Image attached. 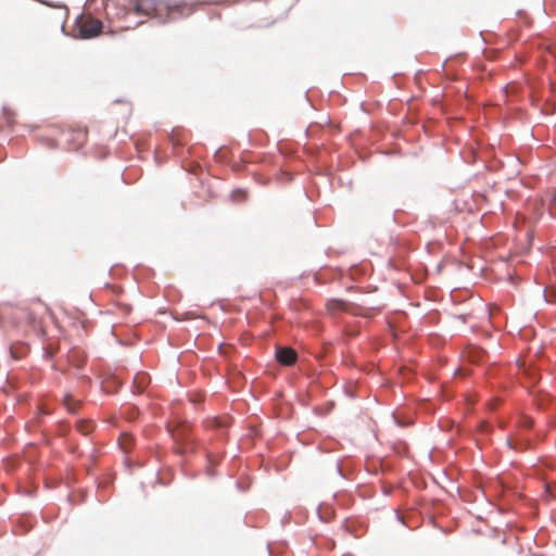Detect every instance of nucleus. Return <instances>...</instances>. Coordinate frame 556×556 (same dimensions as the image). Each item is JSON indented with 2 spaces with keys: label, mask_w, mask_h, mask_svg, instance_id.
<instances>
[{
  "label": "nucleus",
  "mask_w": 556,
  "mask_h": 556,
  "mask_svg": "<svg viewBox=\"0 0 556 556\" xmlns=\"http://www.w3.org/2000/svg\"><path fill=\"white\" fill-rule=\"evenodd\" d=\"M197 3L190 0H136L135 12L138 15H152L161 23L174 22L191 15Z\"/></svg>",
  "instance_id": "f257e3e1"
},
{
  "label": "nucleus",
  "mask_w": 556,
  "mask_h": 556,
  "mask_svg": "<svg viewBox=\"0 0 556 556\" xmlns=\"http://www.w3.org/2000/svg\"><path fill=\"white\" fill-rule=\"evenodd\" d=\"M166 430L176 443L175 453L179 456L187 455V445L198 444V440L193 438L191 424L187 420L174 419L166 424Z\"/></svg>",
  "instance_id": "f03ea898"
},
{
  "label": "nucleus",
  "mask_w": 556,
  "mask_h": 556,
  "mask_svg": "<svg viewBox=\"0 0 556 556\" xmlns=\"http://www.w3.org/2000/svg\"><path fill=\"white\" fill-rule=\"evenodd\" d=\"M77 35L75 38L78 39H91L98 37L103 30L102 21L93 17L81 18L80 16L76 20Z\"/></svg>",
  "instance_id": "7ed1b4c3"
},
{
  "label": "nucleus",
  "mask_w": 556,
  "mask_h": 556,
  "mask_svg": "<svg viewBox=\"0 0 556 556\" xmlns=\"http://www.w3.org/2000/svg\"><path fill=\"white\" fill-rule=\"evenodd\" d=\"M203 426L208 430L215 431L217 440L223 442L227 441V428L230 426L229 418H222L218 416L207 417L203 420Z\"/></svg>",
  "instance_id": "20e7f679"
},
{
  "label": "nucleus",
  "mask_w": 556,
  "mask_h": 556,
  "mask_svg": "<svg viewBox=\"0 0 556 556\" xmlns=\"http://www.w3.org/2000/svg\"><path fill=\"white\" fill-rule=\"evenodd\" d=\"M275 358L282 366H292L298 361V353L290 346H277Z\"/></svg>",
  "instance_id": "39448f33"
},
{
  "label": "nucleus",
  "mask_w": 556,
  "mask_h": 556,
  "mask_svg": "<svg viewBox=\"0 0 556 556\" xmlns=\"http://www.w3.org/2000/svg\"><path fill=\"white\" fill-rule=\"evenodd\" d=\"M123 387V381L115 375H108L101 382V388L105 393H117Z\"/></svg>",
  "instance_id": "423d86ee"
},
{
  "label": "nucleus",
  "mask_w": 556,
  "mask_h": 556,
  "mask_svg": "<svg viewBox=\"0 0 556 556\" xmlns=\"http://www.w3.org/2000/svg\"><path fill=\"white\" fill-rule=\"evenodd\" d=\"M150 376L146 372H137L134 377L132 386L135 392L142 393L150 383Z\"/></svg>",
  "instance_id": "0eeeda50"
},
{
  "label": "nucleus",
  "mask_w": 556,
  "mask_h": 556,
  "mask_svg": "<svg viewBox=\"0 0 556 556\" xmlns=\"http://www.w3.org/2000/svg\"><path fill=\"white\" fill-rule=\"evenodd\" d=\"M63 405L71 414H75L81 406V403L75 400L70 393H66L63 397Z\"/></svg>",
  "instance_id": "6e6552de"
},
{
  "label": "nucleus",
  "mask_w": 556,
  "mask_h": 556,
  "mask_svg": "<svg viewBox=\"0 0 556 556\" xmlns=\"http://www.w3.org/2000/svg\"><path fill=\"white\" fill-rule=\"evenodd\" d=\"M533 402L539 409H546L551 400L547 394H543L541 392H536L533 394Z\"/></svg>",
  "instance_id": "1a4fd4ad"
},
{
  "label": "nucleus",
  "mask_w": 556,
  "mask_h": 556,
  "mask_svg": "<svg viewBox=\"0 0 556 556\" xmlns=\"http://www.w3.org/2000/svg\"><path fill=\"white\" fill-rule=\"evenodd\" d=\"M532 446H533V443L530 439L522 438V437H515V451L522 452V451L532 448Z\"/></svg>",
  "instance_id": "9d476101"
},
{
  "label": "nucleus",
  "mask_w": 556,
  "mask_h": 556,
  "mask_svg": "<svg viewBox=\"0 0 556 556\" xmlns=\"http://www.w3.org/2000/svg\"><path fill=\"white\" fill-rule=\"evenodd\" d=\"M77 430L81 434L87 435L92 432L93 425L88 420L81 419V420H78V422H77Z\"/></svg>",
  "instance_id": "9b49d317"
},
{
  "label": "nucleus",
  "mask_w": 556,
  "mask_h": 556,
  "mask_svg": "<svg viewBox=\"0 0 556 556\" xmlns=\"http://www.w3.org/2000/svg\"><path fill=\"white\" fill-rule=\"evenodd\" d=\"M518 425L525 430H531L534 426V420L527 415H520L518 418Z\"/></svg>",
  "instance_id": "f8f14e48"
},
{
  "label": "nucleus",
  "mask_w": 556,
  "mask_h": 556,
  "mask_svg": "<svg viewBox=\"0 0 556 556\" xmlns=\"http://www.w3.org/2000/svg\"><path fill=\"white\" fill-rule=\"evenodd\" d=\"M2 114H3V117L5 118L8 126L12 129L13 125H14V121H13V117L15 115L14 111H12L9 106L3 105Z\"/></svg>",
  "instance_id": "ddd939ff"
},
{
  "label": "nucleus",
  "mask_w": 556,
  "mask_h": 556,
  "mask_svg": "<svg viewBox=\"0 0 556 556\" xmlns=\"http://www.w3.org/2000/svg\"><path fill=\"white\" fill-rule=\"evenodd\" d=\"M247 195H248L247 190H244V189H235V190L231 192V194H230V199H231V201H233V202H238V201H243V200H245Z\"/></svg>",
  "instance_id": "4468645a"
},
{
  "label": "nucleus",
  "mask_w": 556,
  "mask_h": 556,
  "mask_svg": "<svg viewBox=\"0 0 556 556\" xmlns=\"http://www.w3.org/2000/svg\"><path fill=\"white\" fill-rule=\"evenodd\" d=\"M527 376L533 382L536 383L540 379V374L535 368H527Z\"/></svg>",
  "instance_id": "2eb2a0df"
},
{
  "label": "nucleus",
  "mask_w": 556,
  "mask_h": 556,
  "mask_svg": "<svg viewBox=\"0 0 556 556\" xmlns=\"http://www.w3.org/2000/svg\"><path fill=\"white\" fill-rule=\"evenodd\" d=\"M70 431V426L65 421H59L58 424V434L59 435H66Z\"/></svg>",
  "instance_id": "dca6fc26"
},
{
  "label": "nucleus",
  "mask_w": 556,
  "mask_h": 556,
  "mask_svg": "<svg viewBox=\"0 0 556 556\" xmlns=\"http://www.w3.org/2000/svg\"><path fill=\"white\" fill-rule=\"evenodd\" d=\"M479 431L483 433H489L492 431V425L489 424L488 421H481L479 424Z\"/></svg>",
  "instance_id": "f3484780"
},
{
  "label": "nucleus",
  "mask_w": 556,
  "mask_h": 556,
  "mask_svg": "<svg viewBox=\"0 0 556 556\" xmlns=\"http://www.w3.org/2000/svg\"><path fill=\"white\" fill-rule=\"evenodd\" d=\"M336 471L341 478H346V472L342 468L341 462L338 460L336 464Z\"/></svg>",
  "instance_id": "a211bd4d"
},
{
  "label": "nucleus",
  "mask_w": 556,
  "mask_h": 556,
  "mask_svg": "<svg viewBox=\"0 0 556 556\" xmlns=\"http://www.w3.org/2000/svg\"><path fill=\"white\" fill-rule=\"evenodd\" d=\"M51 412H52L51 408L48 405H46V404H42L39 407V413L42 414V415H50Z\"/></svg>",
  "instance_id": "6ab92c4d"
},
{
  "label": "nucleus",
  "mask_w": 556,
  "mask_h": 556,
  "mask_svg": "<svg viewBox=\"0 0 556 556\" xmlns=\"http://www.w3.org/2000/svg\"><path fill=\"white\" fill-rule=\"evenodd\" d=\"M506 445L508 448L510 450H514L515 451V438L513 437H507L506 439Z\"/></svg>",
  "instance_id": "aec40b11"
},
{
  "label": "nucleus",
  "mask_w": 556,
  "mask_h": 556,
  "mask_svg": "<svg viewBox=\"0 0 556 556\" xmlns=\"http://www.w3.org/2000/svg\"><path fill=\"white\" fill-rule=\"evenodd\" d=\"M207 462L211 464V466H214V465H217V460L213 457V455L207 452L206 455H205Z\"/></svg>",
  "instance_id": "412c9836"
},
{
  "label": "nucleus",
  "mask_w": 556,
  "mask_h": 556,
  "mask_svg": "<svg viewBox=\"0 0 556 556\" xmlns=\"http://www.w3.org/2000/svg\"><path fill=\"white\" fill-rule=\"evenodd\" d=\"M339 181H340V184H341L342 186L346 185V186L349 187V189H352V179H351V178H349V179L345 181L343 177H340Z\"/></svg>",
  "instance_id": "4be33fe9"
},
{
  "label": "nucleus",
  "mask_w": 556,
  "mask_h": 556,
  "mask_svg": "<svg viewBox=\"0 0 556 556\" xmlns=\"http://www.w3.org/2000/svg\"><path fill=\"white\" fill-rule=\"evenodd\" d=\"M205 473L208 476V477H215L217 471L215 469H213L212 467H206L205 469Z\"/></svg>",
  "instance_id": "5701e85b"
},
{
  "label": "nucleus",
  "mask_w": 556,
  "mask_h": 556,
  "mask_svg": "<svg viewBox=\"0 0 556 556\" xmlns=\"http://www.w3.org/2000/svg\"><path fill=\"white\" fill-rule=\"evenodd\" d=\"M455 319L460 320L462 323H466L467 315L466 314H457L453 316Z\"/></svg>",
  "instance_id": "b1692460"
},
{
  "label": "nucleus",
  "mask_w": 556,
  "mask_h": 556,
  "mask_svg": "<svg viewBox=\"0 0 556 556\" xmlns=\"http://www.w3.org/2000/svg\"><path fill=\"white\" fill-rule=\"evenodd\" d=\"M333 303L337 304L338 308L345 309L344 306H345L346 303L344 301H342V300H333Z\"/></svg>",
  "instance_id": "393cba45"
},
{
  "label": "nucleus",
  "mask_w": 556,
  "mask_h": 556,
  "mask_svg": "<svg viewBox=\"0 0 556 556\" xmlns=\"http://www.w3.org/2000/svg\"><path fill=\"white\" fill-rule=\"evenodd\" d=\"M197 448V444L187 445V454H194Z\"/></svg>",
  "instance_id": "a878e982"
},
{
  "label": "nucleus",
  "mask_w": 556,
  "mask_h": 556,
  "mask_svg": "<svg viewBox=\"0 0 556 556\" xmlns=\"http://www.w3.org/2000/svg\"><path fill=\"white\" fill-rule=\"evenodd\" d=\"M47 142H48V147L50 149H55L56 148V141L54 139H47Z\"/></svg>",
  "instance_id": "bb28decb"
},
{
  "label": "nucleus",
  "mask_w": 556,
  "mask_h": 556,
  "mask_svg": "<svg viewBox=\"0 0 556 556\" xmlns=\"http://www.w3.org/2000/svg\"><path fill=\"white\" fill-rule=\"evenodd\" d=\"M395 517H396L399 522H401L402 525H405V519L397 511L395 514Z\"/></svg>",
  "instance_id": "cd10ccee"
},
{
  "label": "nucleus",
  "mask_w": 556,
  "mask_h": 556,
  "mask_svg": "<svg viewBox=\"0 0 556 556\" xmlns=\"http://www.w3.org/2000/svg\"><path fill=\"white\" fill-rule=\"evenodd\" d=\"M543 294H544V298H545L546 302H555V301H556V300H554V299L548 298V295H547V293H546V290H544V293H543Z\"/></svg>",
  "instance_id": "c85d7f7f"
},
{
  "label": "nucleus",
  "mask_w": 556,
  "mask_h": 556,
  "mask_svg": "<svg viewBox=\"0 0 556 556\" xmlns=\"http://www.w3.org/2000/svg\"><path fill=\"white\" fill-rule=\"evenodd\" d=\"M267 548H268V554H269L270 556H271V555H274V552H273V549H271V547H270V545H269V544L267 545Z\"/></svg>",
  "instance_id": "c756f323"
},
{
  "label": "nucleus",
  "mask_w": 556,
  "mask_h": 556,
  "mask_svg": "<svg viewBox=\"0 0 556 556\" xmlns=\"http://www.w3.org/2000/svg\"><path fill=\"white\" fill-rule=\"evenodd\" d=\"M131 410H134V414H135L136 416H137V415H138V413H139L138 408H136V407H132V408H131Z\"/></svg>",
  "instance_id": "7c9ffc66"
},
{
  "label": "nucleus",
  "mask_w": 556,
  "mask_h": 556,
  "mask_svg": "<svg viewBox=\"0 0 556 556\" xmlns=\"http://www.w3.org/2000/svg\"><path fill=\"white\" fill-rule=\"evenodd\" d=\"M476 352H477V354H479V355H482V354H483V351H482V350H479V349H476Z\"/></svg>",
  "instance_id": "2f4dec72"
},
{
  "label": "nucleus",
  "mask_w": 556,
  "mask_h": 556,
  "mask_svg": "<svg viewBox=\"0 0 556 556\" xmlns=\"http://www.w3.org/2000/svg\"><path fill=\"white\" fill-rule=\"evenodd\" d=\"M346 394H348L350 397H354V393H353V392L346 391Z\"/></svg>",
  "instance_id": "473e14b6"
},
{
  "label": "nucleus",
  "mask_w": 556,
  "mask_h": 556,
  "mask_svg": "<svg viewBox=\"0 0 556 556\" xmlns=\"http://www.w3.org/2000/svg\"><path fill=\"white\" fill-rule=\"evenodd\" d=\"M192 402H194V403L201 402V399H193Z\"/></svg>",
  "instance_id": "72a5a7b5"
},
{
  "label": "nucleus",
  "mask_w": 556,
  "mask_h": 556,
  "mask_svg": "<svg viewBox=\"0 0 556 556\" xmlns=\"http://www.w3.org/2000/svg\"><path fill=\"white\" fill-rule=\"evenodd\" d=\"M192 402H194V403L201 402V399H193Z\"/></svg>",
  "instance_id": "f704fd0d"
},
{
  "label": "nucleus",
  "mask_w": 556,
  "mask_h": 556,
  "mask_svg": "<svg viewBox=\"0 0 556 556\" xmlns=\"http://www.w3.org/2000/svg\"><path fill=\"white\" fill-rule=\"evenodd\" d=\"M447 60H445L443 63H442V68L445 67V64H446Z\"/></svg>",
  "instance_id": "c9c22d12"
},
{
  "label": "nucleus",
  "mask_w": 556,
  "mask_h": 556,
  "mask_svg": "<svg viewBox=\"0 0 556 556\" xmlns=\"http://www.w3.org/2000/svg\"><path fill=\"white\" fill-rule=\"evenodd\" d=\"M195 477H197V473H192V475L190 476V478H192V479H193V478H195Z\"/></svg>",
  "instance_id": "e433bc0d"
}]
</instances>
